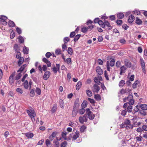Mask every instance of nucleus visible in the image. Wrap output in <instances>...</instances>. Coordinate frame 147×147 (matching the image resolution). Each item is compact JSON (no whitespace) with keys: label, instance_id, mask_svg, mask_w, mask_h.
<instances>
[{"label":"nucleus","instance_id":"nucleus-56","mask_svg":"<svg viewBox=\"0 0 147 147\" xmlns=\"http://www.w3.org/2000/svg\"><path fill=\"white\" fill-rule=\"evenodd\" d=\"M116 22L118 25H121L122 23V21L121 20H117L116 21Z\"/></svg>","mask_w":147,"mask_h":147},{"label":"nucleus","instance_id":"nucleus-5","mask_svg":"<svg viewBox=\"0 0 147 147\" xmlns=\"http://www.w3.org/2000/svg\"><path fill=\"white\" fill-rule=\"evenodd\" d=\"M26 112L30 117L36 116V113L34 111H32L31 112L29 110H27Z\"/></svg>","mask_w":147,"mask_h":147},{"label":"nucleus","instance_id":"nucleus-31","mask_svg":"<svg viewBox=\"0 0 147 147\" xmlns=\"http://www.w3.org/2000/svg\"><path fill=\"white\" fill-rule=\"evenodd\" d=\"M125 128L127 129H132L133 128V125L129 123L125 126Z\"/></svg>","mask_w":147,"mask_h":147},{"label":"nucleus","instance_id":"nucleus-54","mask_svg":"<svg viewBox=\"0 0 147 147\" xmlns=\"http://www.w3.org/2000/svg\"><path fill=\"white\" fill-rule=\"evenodd\" d=\"M70 40V39L69 37H66L64 38L63 41L65 44H67L68 42Z\"/></svg>","mask_w":147,"mask_h":147},{"label":"nucleus","instance_id":"nucleus-41","mask_svg":"<svg viewBox=\"0 0 147 147\" xmlns=\"http://www.w3.org/2000/svg\"><path fill=\"white\" fill-rule=\"evenodd\" d=\"M36 92L38 95H40L41 94V90L39 88L37 87L35 90Z\"/></svg>","mask_w":147,"mask_h":147},{"label":"nucleus","instance_id":"nucleus-45","mask_svg":"<svg viewBox=\"0 0 147 147\" xmlns=\"http://www.w3.org/2000/svg\"><path fill=\"white\" fill-rule=\"evenodd\" d=\"M133 98V96L132 95H131V94H129L128 96L127 97V98H124L123 99V101L124 102H125L127 100H129V98Z\"/></svg>","mask_w":147,"mask_h":147},{"label":"nucleus","instance_id":"nucleus-49","mask_svg":"<svg viewBox=\"0 0 147 147\" xmlns=\"http://www.w3.org/2000/svg\"><path fill=\"white\" fill-rule=\"evenodd\" d=\"M67 52L69 54L71 55L73 53L72 49L71 47H69L68 49Z\"/></svg>","mask_w":147,"mask_h":147},{"label":"nucleus","instance_id":"nucleus-3","mask_svg":"<svg viewBox=\"0 0 147 147\" xmlns=\"http://www.w3.org/2000/svg\"><path fill=\"white\" fill-rule=\"evenodd\" d=\"M15 72H13L10 76L9 79V83L10 84L12 85L13 84L14 81V79L13 78V77L15 76Z\"/></svg>","mask_w":147,"mask_h":147},{"label":"nucleus","instance_id":"nucleus-34","mask_svg":"<svg viewBox=\"0 0 147 147\" xmlns=\"http://www.w3.org/2000/svg\"><path fill=\"white\" fill-rule=\"evenodd\" d=\"M8 24L9 26L11 27H13L15 26V25L14 22L13 21H9L8 22Z\"/></svg>","mask_w":147,"mask_h":147},{"label":"nucleus","instance_id":"nucleus-19","mask_svg":"<svg viewBox=\"0 0 147 147\" xmlns=\"http://www.w3.org/2000/svg\"><path fill=\"white\" fill-rule=\"evenodd\" d=\"M105 26H107L108 27L109 30H111L112 29V27L110 24V23L107 20H105Z\"/></svg>","mask_w":147,"mask_h":147},{"label":"nucleus","instance_id":"nucleus-1","mask_svg":"<svg viewBox=\"0 0 147 147\" xmlns=\"http://www.w3.org/2000/svg\"><path fill=\"white\" fill-rule=\"evenodd\" d=\"M86 113L89 119L92 120L94 119L95 115L89 109L87 108L86 109Z\"/></svg>","mask_w":147,"mask_h":147},{"label":"nucleus","instance_id":"nucleus-8","mask_svg":"<svg viewBox=\"0 0 147 147\" xmlns=\"http://www.w3.org/2000/svg\"><path fill=\"white\" fill-rule=\"evenodd\" d=\"M56 67L54 66L53 68H52L53 71L55 73H57V71H59L60 65L59 64H56Z\"/></svg>","mask_w":147,"mask_h":147},{"label":"nucleus","instance_id":"nucleus-22","mask_svg":"<svg viewBox=\"0 0 147 147\" xmlns=\"http://www.w3.org/2000/svg\"><path fill=\"white\" fill-rule=\"evenodd\" d=\"M140 61L141 67H145V62L143 59L142 58H140Z\"/></svg>","mask_w":147,"mask_h":147},{"label":"nucleus","instance_id":"nucleus-42","mask_svg":"<svg viewBox=\"0 0 147 147\" xmlns=\"http://www.w3.org/2000/svg\"><path fill=\"white\" fill-rule=\"evenodd\" d=\"M59 105L61 107L62 109H63L64 108V103L62 99H60L59 100Z\"/></svg>","mask_w":147,"mask_h":147},{"label":"nucleus","instance_id":"nucleus-24","mask_svg":"<svg viewBox=\"0 0 147 147\" xmlns=\"http://www.w3.org/2000/svg\"><path fill=\"white\" fill-rule=\"evenodd\" d=\"M57 105L56 104H55L54 105L52 108L51 110V111L52 113H54L57 109Z\"/></svg>","mask_w":147,"mask_h":147},{"label":"nucleus","instance_id":"nucleus-38","mask_svg":"<svg viewBox=\"0 0 147 147\" xmlns=\"http://www.w3.org/2000/svg\"><path fill=\"white\" fill-rule=\"evenodd\" d=\"M23 52L24 54H27L28 53V49L27 47H24L23 48Z\"/></svg>","mask_w":147,"mask_h":147},{"label":"nucleus","instance_id":"nucleus-12","mask_svg":"<svg viewBox=\"0 0 147 147\" xmlns=\"http://www.w3.org/2000/svg\"><path fill=\"white\" fill-rule=\"evenodd\" d=\"M96 72L99 75H100L103 74L102 70L99 66L96 67Z\"/></svg>","mask_w":147,"mask_h":147},{"label":"nucleus","instance_id":"nucleus-32","mask_svg":"<svg viewBox=\"0 0 147 147\" xmlns=\"http://www.w3.org/2000/svg\"><path fill=\"white\" fill-rule=\"evenodd\" d=\"M19 60L18 62V65L19 66H20L23 63L24 59L23 57L20 58L19 59Z\"/></svg>","mask_w":147,"mask_h":147},{"label":"nucleus","instance_id":"nucleus-17","mask_svg":"<svg viewBox=\"0 0 147 147\" xmlns=\"http://www.w3.org/2000/svg\"><path fill=\"white\" fill-rule=\"evenodd\" d=\"M82 85L81 81H79L78 83L76 86V89L77 90H79L81 88Z\"/></svg>","mask_w":147,"mask_h":147},{"label":"nucleus","instance_id":"nucleus-63","mask_svg":"<svg viewBox=\"0 0 147 147\" xmlns=\"http://www.w3.org/2000/svg\"><path fill=\"white\" fill-rule=\"evenodd\" d=\"M140 114L144 116H145L146 115V112L143 111V110H142L140 111Z\"/></svg>","mask_w":147,"mask_h":147},{"label":"nucleus","instance_id":"nucleus-57","mask_svg":"<svg viewBox=\"0 0 147 147\" xmlns=\"http://www.w3.org/2000/svg\"><path fill=\"white\" fill-rule=\"evenodd\" d=\"M22 76V74L20 73H19L17 74L15 77V80H18L20 79Z\"/></svg>","mask_w":147,"mask_h":147},{"label":"nucleus","instance_id":"nucleus-20","mask_svg":"<svg viewBox=\"0 0 147 147\" xmlns=\"http://www.w3.org/2000/svg\"><path fill=\"white\" fill-rule=\"evenodd\" d=\"M26 136L28 138H32L34 136V134L33 133L30 132H28L25 134Z\"/></svg>","mask_w":147,"mask_h":147},{"label":"nucleus","instance_id":"nucleus-27","mask_svg":"<svg viewBox=\"0 0 147 147\" xmlns=\"http://www.w3.org/2000/svg\"><path fill=\"white\" fill-rule=\"evenodd\" d=\"M140 107L141 109L143 110H147V105L145 104H142L140 105Z\"/></svg>","mask_w":147,"mask_h":147},{"label":"nucleus","instance_id":"nucleus-53","mask_svg":"<svg viewBox=\"0 0 147 147\" xmlns=\"http://www.w3.org/2000/svg\"><path fill=\"white\" fill-rule=\"evenodd\" d=\"M85 111V110L84 108L80 109L79 110V113L81 115L83 114Z\"/></svg>","mask_w":147,"mask_h":147},{"label":"nucleus","instance_id":"nucleus-46","mask_svg":"<svg viewBox=\"0 0 147 147\" xmlns=\"http://www.w3.org/2000/svg\"><path fill=\"white\" fill-rule=\"evenodd\" d=\"M0 23L4 25H5L7 24V22L6 21V20H3L1 19H0Z\"/></svg>","mask_w":147,"mask_h":147},{"label":"nucleus","instance_id":"nucleus-33","mask_svg":"<svg viewBox=\"0 0 147 147\" xmlns=\"http://www.w3.org/2000/svg\"><path fill=\"white\" fill-rule=\"evenodd\" d=\"M14 49L16 52H19L20 49L17 44H15L14 46Z\"/></svg>","mask_w":147,"mask_h":147},{"label":"nucleus","instance_id":"nucleus-29","mask_svg":"<svg viewBox=\"0 0 147 147\" xmlns=\"http://www.w3.org/2000/svg\"><path fill=\"white\" fill-rule=\"evenodd\" d=\"M16 91L20 94H22L23 93V90L22 89L20 88H17L16 89Z\"/></svg>","mask_w":147,"mask_h":147},{"label":"nucleus","instance_id":"nucleus-30","mask_svg":"<svg viewBox=\"0 0 147 147\" xmlns=\"http://www.w3.org/2000/svg\"><path fill=\"white\" fill-rule=\"evenodd\" d=\"M139 82L140 81L138 80L135 81L134 83L132 85L133 88H136L137 87V85Z\"/></svg>","mask_w":147,"mask_h":147},{"label":"nucleus","instance_id":"nucleus-59","mask_svg":"<svg viewBox=\"0 0 147 147\" xmlns=\"http://www.w3.org/2000/svg\"><path fill=\"white\" fill-rule=\"evenodd\" d=\"M136 140L137 141L140 142L142 140V137L140 135L139 136H137L136 137Z\"/></svg>","mask_w":147,"mask_h":147},{"label":"nucleus","instance_id":"nucleus-47","mask_svg":"<svg viewBox=\"0 0 147 147\" xmlns=\"http://www.w3.org/2000/svg\"><path fill=\"white\" fill-rule=\"evenodd\" d=\"M129 101L128 102V104L130 105H131L134 104V99H133L132 98H130V99H129Z\"/></svg>","mask_w":147,"mask_h":147},{"label":"nucleus","instance_id":"nucleus-4","mask_svg":"<svg viewBox=\"0 0 147 147\" xmlns=\"http://www.w3.org/2000/svg\"><path fill=\"white\" fill-rule=\"evenodd\" d=\"M80 122L81 123H83L84 122H86L87 121L86 115H84L82 117H80L79 118Z\"/></svg>","mask_w":147,"mask_h":147},{"label":"nucleus","instance_id":"nucleus-26","mask_svg":"<svg viewBox=\"0 0 147 147\" xmlns=\"http://www.w3.org/2000/svg\"><path fill=\"white\" fill-rule=\"evenodd\" d=\"M10 38L11 39H13L15 36V33L12 30H11V31H10Z\"/></svg>","mask_w":147,"mask_h":147},{"label":"nucleus","instance_id":"nucleus-21","mask_svg":"<svg viewBox=\"0 0 147 147\" xmlns=\"http://www.w3.org/2000/svg\"><path fill=\"white\" fill-rule=\"evenodd\" d=\"M94 98L96 100L100 101L101 100V97L100 95L98 94H95Z\"/></svg>","mask_w":147,"mask_h":147},{"label":"nucleus","instance_id":"nucleus-37","mask_svg":"<svg viewBox=\"0 0 147 147\" xmlns=\"http://www.w3.org/2000/svg\"><path fill=\"white\" fill-rule=\"evenodd\" d=\"M18 39H19V41L20 43H22L24 42V40L23 37L21 36H19L18 37Z\"/></svg>","mask_w":147,"mask_h":147},{"label":"nucleus","instance_id":"nucleus-62","mask_svg":"<svg viewBox=\"0 0 147 147\" xmlns=\"http://www.w3.org/2000/svg\"><path fill=\"white\" fill-rule=\"evenodd\" d=\"M120 42L122 43L123 44H125L126 43V41L123 38L120 39L119 40Z\"/></svg>","mask_w":147,"mask_h":147},{"label":"nucleus","instance_id":"nucleus-48","mask_svg":"<svg viewBox=\"0 0 147 147\" xmlns=\"http://www.w3.org/2000/svg\"><path fill=\"white\" fill-rule=\"evenodd\" d=\"M86 127L85 125H83L80 128V131L81 133H82L84 132V131L86 128Z\"/></svg>","mask_w":147,"mask_h":147},{"label":"nucleus","instance_id":"nucleus-23","mask_svg":"<svg viewBox=\"0 0 147 147\" xmlns=\"http://www.w3.org/2000/svg\"><path fill=\"white\" fill-rule=\"evenodd\" d=\"M125 82L124 80H121L119 82V86L120 87H122L125 85Z\"/></svg>","mask_w":147,"mask_h":147},{"label":"nucleus","instance_id":"nucleus-58","mask_svg":"<svg viewBox=\"0 0 147 147\" xmlns=\"http://www.w3.org/2000/svg\"><path fill=\"white\" fill-rule=\"evenodd\" d=\"M30 96L31 97H33L35 95V93L33 89L31 90L30 93Z\"/></svg>","mask_w":147,"mask_h":147},{"label":"nucleus","instance_id":"nucleus-18","mask_svg":"<svg viewBox=\"0 0 147 147\" xmlns=\"http://www.w3.org/2000/svg\"><path fill=\"white\" fill-rule=\"evenodd\" d=\"M117 18L119 19H122L124 17V14L122 12L117 13Z\"/></svg>","mask_w":147,"mask_h":147},{"label":"nucleus","instance_id":"nucleus-39","mask_svg":"<svg viewBox=\"0 0 147 147\" xmlns=\"http://www.w3.org/2000/svg\"><path fill=\"white\" fill-rule=\"evenodd\" d=\"M87 105V102L86 101H83L82 103L81 104V106L82 107L84 108L86 107Z\"/></svg>","mask_w":147,"mask_h":147},{"label":"nucleus","instance_id":"nucleus-55","mask_svg":"<svg viewBox=\"0 0 147 147\" xmlns=\"http://www.w3.org/2000/svg\"><path fill=\"white\" fill-rule=\"evenodd\" d=\"M132 110V107L131 105L128 106L127 108V112L130 113L131 112Z\"/></svg>","mask_w":147,"mask_h":147},{"label":"nucleus","instance_id":"nucleus-6","mask_svg":"<svg viewBox=\"0 0 147 147\" xmlns=\"http://www.w3.org/2000/svg\"><path fill=\"white\" fill-rule=\"evenodd\" d=\"M124 63L125 66L127 68L131 67V63L127 59H125L124 61Z\"/></svg>","mask_w":147,"mask_h":147},{"label":"nucleus","instance_id":"nucleus-44","mask_svg":"<svg viewBox=\"0 0 147 147\" xmlns=\"http://www.w3.org/2000/svg\"><path fill=\"white\" fill-rule=\"evenodd\" d=\"M123 123L125 125H127L129 123H130L131 122L130 120H129L127 118L124 120Z\"/></svg>","mask_w":147,"mask_h":147},{"label":"nucleus","instance_id":"nucleus-25","mask_svg":"<svg viewBox=\"0 0 147 147\" xmlns=\"http://www.w3.org/2000/svg\"><path fill=\"white\" fill-rule=\"evenodd\" d=\"M78 110H76L73 109L71 113V116L72 117H75L78 113Z\"/></svg>","mask_w":147,"mask_h":147},{"label":"nucleus","instance_id":"nucleus-61","mask_svg":"<svg viewBox=\"0 0 147 147\" xmlns=\"http://www.w3.org/2000/svg\"><path fill=\"white\" fill-rule=\"evenodd\" d=\"M94 82L97 84L99 85L100 83V80L96 77H95L94 78Z\"/></svg>","mask_w":147,"mask_h":147},{"label":"nucleus","instance_id":"nucleus-11","mask_svg":"<svg viewBox=\"0 0 147 147\" xmlns=\"http://www.w3.org/2000/svg\"><path fill=\"white\" fill-rule=\"evenodd\" d=\"M136 118H134L132 119V120L134 121L133 125V126H134V127L138 126L140 125L141 124V123L140 122H138L137 121H135L136 120Z\"/></svg>","mask_w":147,"mask_h":147},{"label":"nucleus","instance_id":"nucleus-10","mask_svg":"<svg viewBox=\"0 0 147 147\" xmlns=\"http://www.w3.org/2000/svg\"><path fill=\"white\" fill-rule=\"evenodd\" d=\"M115 62V59H112L110 61H107V64L108 65V63L109 65L113 67L114 65Z\"/></svg>","mask_w":147,"mask_h":147},{"label":"nucleus","instance_id":"nucleus-9","mask_svg":"<svg viewBox=\"0 0 147 147\" xmlns=\"http://www.w3.org/2000/svg\"><path fill=\"white\" fill-rule=\"evenodd\" d=\"M42 61L47 64L48 67L51 66V63L47 58L45 57L43 58L42 59Z\"/></svg>","mask_w":147,"mask_h":147},{"label":"nucleus","instance_id":"nucleus-64","mask_svg":"<svg viewBox=\"0 0 147 147\" xmlns=\"http://www.w3.org/2000/svg\"><path fill=\"white\" fill-rule=\"evenodd\" d=\"M61 53V49H58L55 51V53L57 55H58Z\"/></svg>","mask_w":147,"mask_h":147},{"label":"nucleus","instance_id":"nucleus-15","mask_svg":"<svg viewBox=\"0 0 147 147\" xmlns=\"http://www.w3.org/2000/svg\"><path fill=\"white\" fill-rule=\"evenodd\" d=\"M94 91L96 93H98L100 90V87L97 85L95 84L93 86Z\"/></svg>","mask_w":147,"mask_h":147},{"label":"nucleus","instance_id":"nucleus-14","mask_svg":"<svg viewBox=\"0 0 147 147\" xmlns=\"http://www.w3.org/2000/svg\"><path fill=\"white\" fill-rule=\"evenodd\" d=\"M79 134L78 131H77L73 136L72 138L73 140H76L79 136Z\"/></svg>","mask_w":147,"mask_h":147},{"label":"nucleus","instance_id":"nucleus-35","mask_svg":"<svg viewBox=\"0 0 147 147\" xmlns=\"http://www.w3.org/2000/svg\"><path fill=\"white\" fill-rule=\"evenodd\" d=\"M136 23L138 25H140L142 24V21L140 19H139L137 17L136 18Z\"/></svg>","mask_w":147,"mask_h":147},{"label":"nucleus","instance_id":"nucleus-50","mask_svg":"<svg viewBox=\"0 0 147 147\" xmlns=\"http://www.w3.org/2000/svg\"><path fill=\"white\" fill-rule=\"evenodd\" d=\"M81 35L80 34H77L74 37V41L75 42H76L79 39V38L81 36Z\"/></svg>","mask_w":147,"mask_h":147},{"label":"nucleus","instance_id":"nucleus-60","mask_svg":"<svg viewBox=\"0 0 147 147\" xmlns=\"http://www.w3.org/2000/svg\"><path fill=\"white\" fill-rule=\"evenodd\" d=\"M66 133L62 132L61 134V136L64 140H67V138L66 137Z\"/></svg>","mask_w":147,"mask_h":147},{"label":"nucleus","instance_id":"nucleus-7","mask_svg":"<svg viewBox=\"0 0 147 147\" xmlns=\"http://www.w3.org/2000/svg\"><path fill=\"white\" fill-rule=\"evenodd\" d=\"M50 72L49 71H46L43 76V79L45 80H47L49 78L50 75Z\"/></svg>","mask_w":147,"mask_h":147},{"label":"nucleus","instance_id":"nucleus-40","mask_svg":"<svg viewBox=\"0 0 147 147\" xmlns=\"http://www.w3.org/2000/svg\"><path fill=\"white\" fill-rule=\"evenodd\" d=\"M99 25L102 28H104L105 27V21L103 22L101 20H100L98 23Z\"/></svg>","mask_w":147,"mask_h":147},{"label":"nucleus","instance_id":"nucleus-2","mask_svg":"<svg viewBox=\"0 0 147 147\" xmlns=\"http://www.w3.org/2000/svg\"><path fill=\"white\" fill-rule=\"evenodd\" d=\"M79 102V98H77L75 100L74 105L73 106V109L77 110L80 106Z\"/></svg>","mask_w":147,"mask_h":147},{"label":"nucleus","instance_id":"nucleus-16","mask_svg":"<svg viewBox=\"0 0 147 147\" xmlns=\"http://www.w3.org/2000/svg\"><path fill=\"white\" fill-rule=\"evenodd\" d=\"M126 68L125 67L124 65L120 67V74L121 75H122L123 73H125V71L126 69Z\"/></svg>","mask_w":147,"mask_h":147},{"label":"nucleus","instance_id":"nucleus-43","mask_svg":"<svg viewBox=\"0 0 147 147\" xmlns=\"http://www.w3.org/2000/svg\"><path fill=\"white\" fill-rule=\"evenodd\" d=\"M86 93L88 96L90 97L92 95V92L90 90H86Z\"/></svg>","mask_w":147,"mask_h":147},{"label":"nucleus","instance_id":"nucleus-28","mask_svg":"<svg viewBox=\"0 0 147 147\" xmlns=\"http://www.w3.org/2000/svg\"><path fill=\"white\" fill-rule=\"evenodd\" d=\"M23 86L25 88L27 89L29 87L28 82L27 80H25L23 83Z\"/></svg>","mask_w":147,"mask_h":147},{"label":"nucleus","instance_id":"nucleus-51","mask_svg":"<svg viewBox=\"0 0 147 147\" xmlns=\"http://www.w3.org/2000/svg\"><path fill=\"white\" fill-rule=\"evenodd\" d=\"M127 111L126 109L122 110L121 112V114L123 116H125L126 115Z\"/></svg>","mask_w":147,"mask_h":147},{"label":"nucleus","instance_id":"nucleus-36","mask_svg":"<svg viewBox=\"0 0 147 147\" xmlns=\"http://www.w3.org/2000/svg\"><path fill=\"white\" fill-rule=\"evenodd\" d=\"M27 65L26 64H24L22 65V66H21V67L19 69V70H18L17 72H18L19 71L22 72V71L25 68L26 66Z\"/></svg>","mask_w":147,"mask_h":147},{"label":"nucleus","instance_id":"nucleus-52","mask_svg":"<svg viewBox=\"0 0 147 147\" xmlns=\"http://www.w3.org/2000/svg\"><path fill=\"white\" fill-rule=\"evenodd\" d=\"M67 144V142L65 141L62 143L61 145V147H66Z\"/></svg>","mask_w":147,"mask_h":147},{"label":"nucleus","instance_id":"nucleus-13","mask_svg":"<svg viewBox=\"0 0 147 147\" xmlns=\"http://www.w3.org/2000/svg\"><path fill=\"white\" fill-rule=\"evenodd\" d=\"M134 20V17L133 15L129 16L128 20V22L129 23H132Z\"/></svg>","mask_w":147,"mask_h":147}]
</instances>
